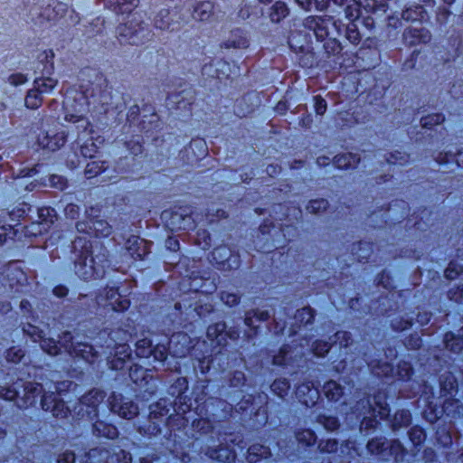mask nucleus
<instances>
[{
    "label": "nucleus",
    "mask_w": 463,
    "mask_h": 463,
    "mask_svg": "<svg viewBox=\"0 0 463 463\" xmlns=\"http://www.w3.org/2000/svg\"><path fill=\"white\" fill-rule=\"evenodd\" d=\"M37 59L39 61V63L43 65V68L41 69L43 74H52L54 70V64H53V59H54V52L52 50H45L39 53L37 56ZM40 70V68H38Z\"/></svg>",
    "instance_id": "obj_24"
},
{
    "label": "nucleus",
    "mask_w": 463,
    "mask_h": 463,
    "mask_svg": "<svg viewBox=\"0 0 463 463\" xmlns=\"http://www.w3.org/2000/svg\"><path fill=\"white\" fill-rule=\"evenodd\" d=\"M346 39L353 44H358L362 39L359 23H349L346 25Z\"/></svg>",
    "instance_id": "obj_35"
},
{
    "label": "nucleus",
    "mask_w": 463,
    "mask_h": 463,
    "mask_svg": "<svg viewBox=\"0 0 463 463\" xmlns=\"http://www.w3.org/2000/svg\"><path fill=\"white\" fill-rule=\"evenodd\" d=\"M24 331L33 338V341H40L42 349L50 355H56L59 353L57 343L52 338H44V334L42 330H39L32 325H28L26 328H24Z\"/></svg>",
    "instance_id": "obj_10"
},
{
    "label": "nucleus",
    "mask_w": 463,
    "mask_h": 463,
    "mask_svg": "<svg viewBox=\"0 0 463 463\" xmlns=\"http://www.w3.org/2000/svg\"><path fill=\"white\" fill-rule=\"evenodd\" d=\"M461 273H463V267L455 262H450L445 270V276L449 279H454Z\"/></svg>",
    "instance_id": "obj_48"
},
{
    "label": "nucleus",
    "mask_w": 463,
    "mask_h": 463,
    "mask_svg": "<svg viewBox=\"0 0 463 463\" xmlns=\"http://www.w3.org/2000/svg\"><path fill=\"white\" fill-rule=\"evenodd\" d=\"M335 337L336 341H339L340 346L347 347L350 345L351 337L348 332L339 331L335 333Z\"/></svg>",
    "instance_id": "obj_59"
},
{
    "label": "nucleus",
    "mask_w": 463,
    "mask_h": 463,
    "mask_svg": "<svg viewBox=\"0 0 463 463\" xmlns=\"http://www.w3.org/2000/svg\"><path fill=\"white\" fill-rule=\"evenodd\" d=\"M302 25L313 33L317 42L324 43V49L328 55L342 51L341 43L337 40L339 28L332 16L308 15L303 20Z\"/></svg>",
    "instance_id": "obj_1"
},
{
    "label": "nucleus",
    "mask_w": 463,
    "mask_h": 463,
    "mask_svg": "<svg viewBox=\"0 0 463 463\" xmlns=\"http://www.w3.org/2000/svg\"><path fill=\"white\" fill-rule=\"evenodd\" d=\"M225 305L232 307L239 302V297L234 293L223 292L221 297Z\"/></svg>",
    "instance_id": "obj_57"
},
{
    "label": "nucleus",
    "mask_w": 463,
    "mask_h": 463,
    "mask_svg": "<svg viewBox=\"0 0 463 463\" xmlns=\"http://www.w3.org/2000/svg\"><path fill=\"white\" fill-rule=\"evenodd\" d=\"M138 374L142 376L145 374V371L141 367L134 366L130 368L129 376L133 382L137 383Z\"/></svg>",
    "instance_id": "obj_62"
},
{
    "label": "nucleus",
    "mask_w": 463,
    "mask_h": 463,
    "mask_svg": "<svg viewBox=\"0 0 463 463\" xmlns=\"http://www.w3.org/2000/svg\"><path fill=\"white\" fill-rule=\"evenodd\" d=\"M18 397V392L11 387L3 388L0 390V398L6 401H14Z\"/></svg>",
    "instance_id": "obj_55"
},
{
    "label": "nucleus",
    "mask_w": 463,
    "mask_h": 463,
    "mask_svg": "<svg viewBox=\"0 0 463 463\" xmlns=\"http://www.w3.org/2000/svg\"><path fill=\"white\" fill-rule=\"evenodd\" d=\"M367 407L364 406V411L359 412L360 415L364 416V420L361 422L362 427L375 428L377 425L376 418L379 417L381 420L386 418L389 415V407L386 402V395L383 392H379L373 398V402L367 401Z\"/></svg>",
    "instance_id": "obj_3"
},
{
    "label": "nucleus",
    "mask_w": 463,
    "mask_h": 463,
    "mask_svg": "<svg viewBox=\"0 0 463 463\" xmlns=\"http://www.w3.org/2000/svg\"><path fill=\"white\" fill-rule=\"evenodd\" d=\"M27 81V77L23 73H14L9 77V82L14 86L24 84Z\"/></svg>",
    "instance_id": "obj_61"
},
{
    "label": "nucleus",
    "mask_w": 463,
    "mask_h": 463,
    "mask_svg": "<svg viewBox=\"0 0 463 463\" xmlns=\"http://www.w3.org/2000/svg\"><path fill=\"white\" fill-rule=\"evenodd\" d=\"M363 4L364 8L367 13L376 14L378 11L385 13L387 11V5L379 2L378 0H358Z\"/></svg>",
    "instance_id": "obj_34"
},
{
    "label": "nucleus",
    "mask_w": 463,
    "mask_h": 463,
    "mask_svg": "<svg viewBox=\"0 0 463 463\" xmlns=\"http://www.w3.org/2000/svg\"><path fill=\"white\" fill-rule=\"evenodd\" d=\"M63 107L66 110L65 120L75 125L77 140L83 139L93 132L91 123L84 116L89 109L88 97L84 92L67 90L64 94Z\"/></svg>",
    "instance_id": "obj_2"
},
{
    "label": "nucleus",
    "mask_w": 463,
    "mask_h": 463,
    "mask_svg": "<svg viewBox=\"0 0 463 463\" xmlns=\"http://www.w3.org/2000/svg\"><path fill=\"white\" fill-rule=\"evenodd\" d=\"M118 39L121 43L131 45L143 44L149 35L148 29L140 23L120 24L117 28Z\"/></svg>",
    "instance_id": "obj_5"
},
{
    "label": "nucleus",
    "mask_w": 463,
    "mask_h": 463,
    "mask_svg": "<svg viewBox=\"0 0 463 463\" xmlns=\"http://www.w3.org/2000/svg\"><path fill=\"white\" fill-rule=\"evenodd\" d=\"M138 3L139 0H117L116 11L120 14H130Z\"/></svg>",
    "instance_id": "obj_39"
},
{
    "label": "nucleus",
    "mask_w": 463,
    "mask_h": 463,
    "mask_svg": "<svg viewBox=\"0 0 463 463\" xmlns=\"http://www.w3.org/2000/svg\"><path fill=\"white\" fill-rule=\"evenodd\" d=\"M37 173H38V170L36 169V167L29 169L27 171V173L23 177H19V178L15 179L14 185L15 186H24L25 190L32 191L33 189L34 185H33V183H30V184H28L27 181L24 180V177L25 176H33Z\"/></svg>",
    "instance_id": "obj_47"
},
{
    "label": "nucleus",
    "mask_w": 463,
    "mask_h": 463,
    "mask_svg": "<svg viewBox=\"0 0 463 463\" xmlns=\"http://www.w3.org/2000/svg\"><path fill=\"white\" fill-rule=\"evenodd\" d=\"M397 373L402 379H410L412 374V368L408 363L403 362L398 364Z\"/></svg>",
    "instance_id": "obj_52"
},
{
    "label": "nucleus",
    "mask_w": 463,
    "mask_h": 463,
    "mask_svg": "<svg viewBox=\"0 0 463 463\" xmlns=\"http://www.w3.org/2000/svg\"><path fill=\"white\" fill-rule=\"evenodd\" d=\"M78 232L107 237L112 232V227L104 220H90V222H80L76 225Z\"/></svg>",
    "instance_id": "obj_9"
},
{
    "label": "nucleus",
    "mask_w": 463,
    "mask_h": 463,
    "mask_svg": "<svg viewBox=\"0 0 463 463\" xmlns=\"http://www.w3.org/2000/svg\"><path fill=\"white\" fill-rule=\"evenodd\" d=\"M138 413V408L133 402H124L118 411V414L120 417L125 419H133Z\"/></svg>",
    "instance_id": "obj_36"
},
{
    "label": "nucleus",
    "mask_w": 463,
    "mask_h": 463,
    "mask_svg": "<svg viewBox=\"0 0 463 463\" xmlns=\"http://www.w3.org/2000/svg\"><path fill=\"white\" fill-rule=\"evenodd\" d=\"M407 157L408 156L405 154H402L399 151H396L394 154H391L390 157L387 158V163L389 165H404L407 163Z\"/></svg>",
    "instance_id": "obj_51"
},
{
    "label": "nucleus",
    "mask_w": 463,
    "mask_h": 463,
    "mask_svg": "<svg viewBox=\"0 0 463 463\" xmlns=\"http://www.w3.org/2000/svg\"><path fill=\"white\" fill-rule=\"evenodd\" d=\"M297 397L300 402L307 407L313 406L319 398L318 389L312 383H303L297 388Z\"/></svg>",
    "instance_id": "obj_14"
},
{
    "label": "nucleus",
    "mask_w": 463,
    "mask_h": 463,
    "mask_svg": "<svg viewBox=\"0 0 463 463\" xmlns=\"http://www.w3.org/2000/svg\"><path fill=\"white\" fill-rule=\"evenodd\" d=\"M105 161H91L87 164L85 168V175L87 178H92L107 169Z\"/></svg>",
    "instance_id": "obj_33"
},
{
    "label": "nucleus",
    "mask_w": 463,
    "mask_h": 463,
    "mask_svg": "<svg viewBox=\"0 0 463 463\" xmlns=\"http://www.w3.org/2000/svg\"><path fill=\"white\" fill-rule=\"evenodd\" d=\"M402 17L405 21L425 22L428 20V14L422 5H416L410 6L402 11Z\"/></svg>",
    "instance_id": "obj_17"
},
{
    "label": "nucleus",
    "mask_w": 463,
    "mask_h": 463,
    "mask_svg": "<svg viewBox=\"0 0 463 463\" xmlns=\"http://www.w3.org/2000/svg\"><path fill=\"white\" fill-rule=\"evenodd\" d=\"M223 45L227 49H229V48L244 49V48L248 47L249 42H248V39L245 36L244 33L240 29H236L234 31H232L230 37L223 43Z\"/></svg>",
    "instance_id": "obj_19"
},
{
    "label": "nucleus",
    "mask_w": 463,
    "mask_h": 463,
    "mask_svg": "<svg viewBox=\"0 0 463 463\" xmlns=\"http://www.w3.org/2000/svg\"><path fill=\"white\" fill-rule=\"evenodd\" d=\"M75 461V455L73 452L66 451L58 458V463H73Z\"/></svg>",
    "instance_id": "obj_64"
},
{
    "label": "nucleus",
    "mask_w": 463,
    "mask_h": 463,
    "mask_svg": "<svg viewBox=\"0 0 463 463\" xmlns=\"http://www.w3.org/2000/svg\"><path fill=\"white\" fill-rule=\"evenodd\" d=\"M184 5L193 8L192 17L195 21H207L213 15V5L210 1L188 0Z\"/></svg>",
    "instance_id": "obj_11"
},
{
    "label": "nucleus",
    "mask_w": 463,
    "mask_h": 463,
    "mask_svg": "<svg viewBox=\"0 0 463 463\" xmlns=\"http://www.w3.org/2000/svg\"><path fill=\"white\" fill-rule=\"evenodd\" d=\"M359 163L360 157L352 153H345L334 157V165L339 169L355 168Z\"/></svg>",
    "instance_id": "obj_18"
},
{
    "label": "nucleus",
    "mask_w": 463,
    "mask_h": 463,
    "mask_svg": "<svg viewBox=\"0 0 463 463\" xmlns=\"http://www.w3.org/2000/svg\"><path fill=\"white\" fill-rule=\"evenodd\" d=\"M131 355L129 346L127 345H119L117 347V351L115 354V359H113L110 364L111 367L115 369H120L123 367V364L126 360L129 359Z\"/></svg>",
    "instance_id": "obj_26"
},
{
    "label": "nucleus",
    "mask_w": 463,
    "mask_h": 463,
    "mask_svg": "<svg viewBox=\"0 0 463 463\" xmlns=\"http://www.w3.org/2000/svg\"><path fill=\"white\" fill-rule=\"evenodd\" d=\"M69 353L76 356L81 357L89 363H92L97 355L93 346L88 344L78 343L77 345L71 344L70 347L65 346Z\"/></svg>",
    "instance_id": "obj_15"
},
{
    "label": "nucleus",
    "mask_w": 463,
    "mask_h": 463,
    "mask_svg": "<svg viewBox=\"0 0 463 463\" xmlns=\"http://www.w3.org/2000/svg\"><path fill=\"white\" fill-rule=\"evenodd\" d=\"M67 137L68 133L63 127L42 130L37 136V144L43 149L56 151L64 146Z\"/></svg>",
    "instance_id": "obj_6"
},
{
    "label": "nucleus",
    "mask_w": 463,
    "mask_h": 463,
    "mask_svg": "<svg viewBox=\"0 0 463 463\" xmlns=\"http://www.w3.org/2000/svg\"><path fill=\"white\" fill-rule=\"evenodd\" d=\"M152 342L147 338L140 339L137 342V355L139 357H148L151 354Z\"/></svg>",
    "instance_id": "obj_40"
},
{
    "label": "nucleus",
    "mask_w": 463,
    "mask_h": 463,
    "mask_svg": "<svg viewBox=\"0 0 463 463\" xmlns=\"http://www.w3.org/2000/svg\"><path fill=\"white\" fill-rule=\"evenodd\" d=\"M169 11L166 9L161 10L155 17V26L160 30L174 31L175 27L169 20Z\"/></svg>",
    "instance_id": "obj_31"
},
{
    "label": "nucleus",
    "mask_w": 463,
    "mask_h": 463,
    "mask_svg": "<svg viewBox=\"0 0 463 463\" xmlns=\"http://www.w3.org/2000/svg\"><path fill=\"white\" fill-rule=\"evenodd\" d=\"M225 324L222 322L212 325L207 328V337L212 342H216V345H222L225 341Z\"/></svg>",
    "instance_id": "obj_21"
},
{
    "label": "nucleus",
    "mask_w": 463,
    "mask_h": 463,
    "mask_svg": "<svg viewBox=\"0 0 463 463\" xmlns=\"http://www.w3.org/2000/svg\"><path fill=\"white\" fill-rule=\"evenodd\" d=\"M67 179L59 175H52L49 177V185L52 188L63 191L67 187Z\"/></svg>",
    "instance_id": "obj_46"
},
{
    "label": "nucleus",
    "mask_w": 463,
    "mask_h": 463,
    "mask_svg": "<svg viewBox=\"0 0 463 463\" xmlns=\"http://www.w3.org/2000/svg\"><path fill=\"white\" fill-rule=\"evenodd\" d=\"M104 397L102 391L94 389L83 395L80 402L95 411L96 407L103 401Z\"/></svg>",
    "instance_id": "obj_22"
},
{
    "label": "nucleus",
    "mask_w": 463,
    "mask_h": 463,
    "mask_svg": "<svg viewBox=\"0 0 463 463\" xmlns=\"http://www.w3.org/2000/svg\"><path fill=\"white\" fill-rule=\"evenodd\" d=\"M409 436L415 445L420 444L426 437L424 430L418 427L412 428L409 432Z\"/></svg>",
    "instance_id": "obj_49"
},
{
    "label": "nucleus",
    "mask_w": 463,
    "mask_h": 463,
    "mask_svg": "<svg viewBox=\"0 0 463 463\" xmlns=\"http://www.w3.org/2000/svg\"><path fill=\"white\" fill-rule=\"evenodd\" d=\"M411 423V415L409 411H402L395 414L392 427L393 429L408 426Z\"/></svg>",
    "instance_id": "obj_42"
},
{
    "label": "nucleus",
    "mask_w": 463,
    "mask_h": 463,
    "mask_svg": "<svg viewBox=\"0 0 463 463\" xmlns=\"http://www.w3.org/2000/svg\"><path fill=\"white\" fill-rule=\"evenodd\" d=\"M446 156L448 158H446V160L444 162L448 163V162H450V161H455V163L458 165V166H462L463 167V153L461 152H458L457 154H452L451 151H449Z\"/></svg>",
    "instance_id": "obj_60"
},
{
    "label": "nucleus",
    "mask_w": 463,
    "mask_h": 463,
    "mask_svg": "<svg viewBox=\"0 0 463 463\" xmlns=\"http://www.w3.org/2000/svg\"><path fill=\"white\" fill-rule=\"evenodd\" d=\"M270 456L269 447L260 444H253L248 449L247 459L250 463H256L260 458H268Z\"/></svg>",
    "instance_id": "obj_20"
},
{
    "label": "nucleus",
    "mask_w": 463,
    "mask_h": 463,
    "mask_svg": "<svg viewBox=\"0 0 463 463\" xmlns=\"http://www.w3.org/2000/svg\"><path fill=\"white\" fill-rule=\"evenodd\" d=\"M325 395L330 401H338L343 394V388L335 381H329L323 387Z\"/></svg>",
    "instance_id": "obj_30"
},
{
    "label": "nucleus",
    "mask_w": 463,
    "mask_h": 463,
    "mask_svg": "<svg viewBox=\"0 0 463 463\" xmlns=\"http://www.w3.org/2000/svg\"><path fill=\"white\" fill-rule=\"evenodd\" d=\"M373 373L377 375L387 376L392 372L393 368L389 364H383V365L371 364Z\"/></svg>",
    "instance_id": "obj_56"
},
{
    "label": "nucleus",
    "mask_w": 463,
    "mask_h": 463,
    "mask_svg": "<svg viewBox=\"0 0 463 463\" xmlns=\"http://www.w3.org/2000/svg\"><path fill=\"white\" fill-rule=\"evenodd\" d=\"M309 42L307 36L300 32H292L288 39L289 48L296 53L305 52L308 48Z\"/></svg>",
    "instance_id": "obj_16"
},
{
    "label": "nucleus",
    "mask_w": 463,
    "mask_h": 463,
    "mask_svg": "<svg viewBox=\"0 0 463 463\" xmlns=\"http://www.w3.org/2000/svg\"><path fill=\"white\" fill-rule=\"evenodd\" d=\"M450 15V12L447 7H439L437 14V19L439 23H445L449 16Z\"/></svg>",
    "instance_id": "obj_63"
},
{
    "label": "nucleus",
    "mask_w": 463,
    "mask_h": 463,
    "mask_svg": "<svg viewBox=\"0 0 463 463\" xmlns=\"http://www.w3.org/2000/svg\"><path fill=\"white\" fill-rule=\"evenodd\" d=\"M298 318H302V320H306L305 324H311L314 319L313 310L310 307H304L300 310H298L297 316Z\"/></svg>",
    "instance_id": "obj_54"
},
{
    "label": "nucleus",
    "mask_w": 463,
    "mask_h": 463,
    "mask_svg": "<svg viewBox=\"0 0 463 463\" xmlns=\"http://www.w3.org/2000/svg\"><path fill=\"white\" fill-rule=\"evenodd\" d=\"M99 152V146L91 139L80 146V153L84 157L92 158Z\"/></svg>",
    "instance_id": "obj_41"
},
{
    "label": "nucleus",
    "mask_w": 463,
    "mask_h": 463,
    "mask_svg": "<svg viewBox=\"0 0 463 463\" xmlns=\"http://www.w3.org/2000/svg\"><path fill=\"white\" fill-rule=\"evenodd\" d=\"M445 117L440 113L430 114L420 118V123L425 128H431L434 126L443 123Z\"/></svg>",
    "instance_id": "obj_37"
},
{
    "label": "nucleus",
    "mask_w": 463,
    "mask_h": 463,
    "mask_svg": "<svg viewBox=\"0 0 463 463\" xmlns=\"http://www.w3.org/2000/svg\"><path fill=\"white\" fill-rule=\"evenodd\" d=\"M331 346L327 342L317 341L313 345V353L317 356H324L330 350Z\"/></svg>",
    "instance_id": "obj_50"
},
{
    "label": "nucleus",
    "mask_w": 463,
    "mask_h": 463,
    "mask_svg": "<svg viewBox=\"0 0 463 463\" xmlns=\"http://www.w3.org/2000/svg\"><path fill=\"white\" fill-rule=\"evenodd\" d=\"M42 408L50 411L55 417L64 418L67 416L69 408L65 402L60 399L59 394L50 393L43 394L41 400Z\"/></svg>",
    "instance_id": "obj_8"
},
{
    "label": "nucleus",
    "mask_w": 463,
    "mask_h": 463,
    "mask_svg": "<svg viewBox=\"0 0 463 463\" xmlns=\"http://www.w3.org/2000/svg\"><path fill=\"white\" fill-rule=\"evenodd\" d=\"M42 93H40L34 87L30 90L24 99V104L28 109H38L43 102Z\"/></svg>",
    "instance_id": "obj_32"
},
{
    "label": "nucleus",
    "mask_w": 463,
    "mask_h": 463,
    "mask_svg": "<svg viewBox=\"0 0 463 463\" xmlns=\"http://www.w3.org/2000/svg\"><path fill=\"white\" fill-rule=\"evenodd\" d=\"M44 4L47 5V9H45L43 13L40 14V16L48 21L54 20L56 18V9L58 11L64 10V5L58 2V0H45Z\"/></svg>",
    "instance_id": "obj_29"
},
{
    "label": "nucleus",
    "mask_w": 463,
    "mask_h": 463,
    "mask_svg": "<svg viewBox=\"0 0 463 463\" xmlns=\"http://www.w3.org/2000/svg\"><path fill=\"white\" fill-rule=\"evenodd\" d=\"M24 354L22 349L10 348L6 352V359L13 363H18L24 357Z\"/></svg>",
    "instance_id": "obj_53"
},
{
    "label": "nucleus",
    "mask_w": 463,
    "mask_h": 463,
    "mask_svg": "<svg viewBox=\"0 0 463 463\" xmlns=\"http://www.w3.org/2000/svg\"><path fill=\"white\" fill-rule=\"evenodd\" d=\"M288 14V8L284 2L276 1L270 8L269 18L273 23H279Z\"/></svg>",
    "instance_id": "obj_28"
},
{
    "label": "nucleus",
    "mask_w": 463,
    "mask_h": 463,
    "mask_svg": "<svg viewBox=\"0 0 463 463\" xmlns=\"http://www.w3.org/2000/svg\"><path fill=\"white\" fill-rule=\"evenodd\" d=\"M292 359L290 354V351L288 347H282L279 353V354L275 355L273 358V364L277 365L288 364L289 360Z\"/></svg>",
    "instance_id": "obj_45"
},
{
    "label": "nucleus",
    "mask_w": 463,
    "mask_h": 463,
    "mask_svg": "<svg viewBox=\"0 0 463 463\" xmlns=\"http://www.w3.org/2000/svg\"><path fill=\"white\" fill-rule=\"evenodd\" d=\"M43 386L36 383H28L24 388V396L16 401L19 408H27L35 404L36 398L42 393Z\"/></svg>",
    "instance_id": "obj_13"
},
{
    "label": "nucleus",
    "mask_w": 463,
    "mask_h": 463,
    "mask_svg": "<svg viewBox=\"0 0 463 463\" xmlns=\"http://www.w3.org/2000/svg\"><path fill=\"white\" fill-rule=\"evenodd\" d=\"M361 4L359 1H351L344 9L345 17L349 23H360Z\"/></svg>",
    "instance_id": "obj_27"
},
{
    "label": "nucleus",
    "mask_w": 463,
    "mask_h": 463,
    "mask_svg": "<svg viewBox=\"0 0 463 463\" xmlns=\"http://www.w3.org/2000/svg\"><path fill=\"white\" fill-rule=\"evenodd\" d=\"M207 455L221 462H231L235 458V452L228 447H222L219 449H211L207 451Z\"/></svg>",
    "instance_id": "obj_23"
},
{
    "label": "nucleus",
    "mask_w": 463,
    "mask_h": 463,
    "mask_svg": "<svg viewBox=\"0 0 463 463\" xmlns=\"http://www.w3.org/2000/svg\"><path fill=\"white\" fill-rule=\"evenodd\" d=\"M97 303L103 307H110L114 311H124L129 307V300L121 296L117 289L110 288L105 289V294L97 297Z\"/></svg>",
    "instance_id": "obj_7"
},
{
    "label": "nucleus",
    "mask_w": 463,
    "mask_h": 463,
    "mask_svg": "<svg viewBox=\"0 0 463 463\" xmlns=\"http://www.w3.org/2000/svg\"><path fill=\"white\" fill-rule=\"evenodd\" d=\"M190 349L189 336L184 333L173 335L169 340V351L174 356L183 357ZM168 348L165 345H157L151 349L155 360L163 362L166 359Z\"/></svg>",
    "instance_id": "obj_4"
},
{
    "label": "nucleus",
    "mask_w": 463,
    "mask_h": 463,
    "mask_svg": "<svg viewBox=\"0 0 463 463\" xmlns=\"http://www.w3.org/2000/svg\"><path fill=\"white\" fill-rule=\"evenodd\" d=\"M289 383L286 379H279L273 382L270 388L279 397H284L289 390Z\"/></svg>",
    "instance_id": "obj_38"
},
{
    "label": "nucleus",
    "mask_w": 463,
    "mask_h": 463,
    "mask_svg": "<svg viewBox=\"0 0 463 463\" xmlns=\"http://www.w3.org/2000/svg\"><path fill=\"white\" fill-rule=\"evenodd\" d=\"M296 438L299 443L307 446L313 445L316 442V435L310 430H304L300 432H298Z\"/></svg>",
    "instance_id": "obj_43"
},
{
    "label": "nucleus",
    "mask_w": 463,
    "mask_h": 463,
    "mask_svg": "<svg viewBox=\"0 0 463 463\" xmlns=\"http://www.w3.org/2000/svg\"><path fill=\"white\" fill-rule=\"evenodd\" d=\"M431 38L429 30L422 26L407 28L403 33L404 43L408 45H417L428 43Z\"/></svg>",
    "instance_id": "obj_12"
},
{
    "label": "nucleus",
    "mask_w": 463,
    "mask_h": 463,
    "mask_svg": "<svg viewBox=\"0 0 463 463\" xmlns=\"http://www.w3.org/2000/svg\"><path fill=\"white\" fill-rule=\"evenodd\" d=\"M446 347L454 353H458L463 349V341L460 338H455L452 335L447 334L445 340Z\"/></svg>",
    "instance_id": "obj_44"
},
{
    "label": "nucleus",
    "mask_w": 463,
    "mask_h": 463,
    "mask_svg": "<svg viewBox=\"0 0 463 463\" xmlns=\"http://www.w3.org/2000/svg\"><path fill=\"white\" fill-rule=\"evenodd\" d=\"M326 101L320 96L315 97V110L317 114L323 115L326 111Z\"/></svg>",
    "instance_id": "obj_58"
},
{
    "label": "nucleus",
    "mask_w": 463,
    "mask_h": 463,
    "mask_svg": "<svg viewBox=\"0 0 463 463\" xmlns=\"http://www.w3.org/2000/svg\"><path fill=\"white\" fill-rule=\"evenodd\" d=\"M57 80L49 76L36 78L33 81L34 88L42 94L51 93L57 86Z\"/></svg>",
    "instance_id": "obj_25"
}]
</instances>
